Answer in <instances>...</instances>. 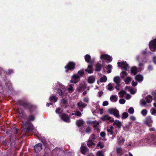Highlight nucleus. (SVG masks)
<instances>
[{"label":"nucleus","instance_id":"f257e3e1","mask_svg":"<svg viewBox=\"0 0 156 156\" xmlns=\"http://www.w3.org/2000/svg\"><path fill=\"white\" fill-rule=\"evenodd\" d=\"M16 104L17 105H19L23 106L24 108L28 109V108H30L32 107V105L30 103L25 101L23 100H19L16 102Z\"/></svg>","mask_w":156,"mask_h":156},{"label":"nucleus","instance_id":"f03ea898","mask_svg":"<svg viewBox=\"0 0 156 156\" xmlns=\"http://www.w3.org/2000/svg\"><path fill=\"white\" fill-rule=\"evenodd\" d=\"M23 131L27 132L28 131H32L33 129V126L31 125L29 121L26 122L24 124L23 126Z\"/></svg>","mask_w":156,"mask_h":156},{"label":"nucleus","instance_id":"7ed1b4c3","mask_svg":"<svg viewBox=\"0 0 156 156\" xmlns=\"http://www.w3.org/2000/svg\"><path fill=\"white\" fill-rule=\"evenodd\" d=\"M76 64L73 62H69L65 66V68L66 69L65 71L68 72L69 70L74 69L75 67Z\"/></svg>","mask_w":156,"mask_h":156},{"label":"nucleus","instance_id":"20e7f679","mask_svg":"<svg viewBox=\"0 0 156 156\" xmlns=\"http://www.w3.org/2000/svg\"><path fill=\"white\" fill-rule=\"evenodd\" d=\"M59 116L61 119L64 121L66 122H70L69 118L67 114L62 113L61 114H59Z\"/></svg>","mask_w":156,"mask_h":156},{"label":"nucleus","instance_id":"39448f33","mask_svg":"<svg viewBox=\"0 0 156 156\" xmlns=\"http://www.w3.org/2000/svg\"><path fill=\"white\" fill-rule=\"evenodd\" d=\"M108 112L110 114H113L117 118L120 116L119 111L116 109L110 108L108 110Z\"/></svg>","mask_w":156,"mask_h":156},{"label":"nucleus","instance_id":"423d86ee","mask_svg":"<svg viewBox=\"0 0 156 156\" xmlns=\"http://www.w3.org/2000/svg\"><path fill=\"white\" fill-rule=\"evenodd\" d=\"M149 46L151 50L154 51L156 50V39L151 41L149 44Z\"/></svg>","mask_w":156,"mask_h":156},{"label":"nucleus","instance_id":"0eeeda50","mask_svg":"<svg viewBox=\"0 0 156 156\" xmlns=\"http://www.w3.org/2000/svg\"><path fill=\"white\" fill-rule=\"evenodd\" d=\"M34 148L35 152L36 153H38L42 150V145L40 143L37 144L34 146Z\"/></svg>","mask_w":156,"mask_h":156},{"label":"nucleus","instance_id":"6e6552de","mask_svg":"<svg viewBox=\"0 0 156 156\" xmlns=\"http://www.w3.org/2000/svg\"><path fill=\"white\" fill-rule=\"evenodd\" d=\"M152 122L151 118L150 116H148L146 118L144 123L147 125L149 127H151L152 126L151 123Z\"/></svg>","mask_w":156,"mask_h":156},{"label":"nucleus","instance_id":"1a4fd4ad","mask_svg":"<svg viewBox=\"0 0 156 156\" xmlns=\"http://www.w3.org/2000/svg\"><path fill=\"white\" fill-rule=\"evenodd\" d=\"M77 106L79 110L81 111H83L82 108H84L87 106V105L83 103L82 101H80L77 104Z\"/></svg>","mask_w":156,"mask_h":156},{"label":"nucleus","instance_id":"9d476101","mask_svg":"<svg viewBox=\"0 0 156 156\" xmlns=\"http://www.w3.org/2000/svg\"><path fill=\"white\" fill-rule=\"evenodd\" d=\"M101 58L107 60V61H108V62H110L112 61L111 57L109 55L106 54L101 55Z\"/></svg>","mask_w":156,"mask_h":156},{"label":"nucleus","instance_id":"9b49d317","mask_svg":"<svg viewBox=\"0 0 156 156\" xmlns=\"http://www.w3.org/2000/svg\"><path fill=\"white\" fill-rule=\"evenodd\" d=\"M17 110L19 114V116L21 118L25 119L26 117V115L24 112L21 109H19V108L17 109Z\"/></svg>","mask_w":156,"mask_h":156},{"label":"nucleus","instance_id":"f8f14e48","mask_svg":"<svg viewBox=\"0 0 156 156\" xmlns=\"http://www.w3.org/2000/svg\"><path fill=\"white\" fill-rule=\"evenodd\" d=\"M86 86L83 84H80L78 86L77 89L79 91H82L86 89Z\"/></svg>","mask_w":156,"mask_h":156},{"label":"nucleus","instance_id":"ddd939ff","mask_svg":"<svg viewBox=\"0 0 156 156\" xmlns=\"http://www.w3.org/2000/svg\"><path fill=\"white\" fill-rule=\"evenodd\" d=\"M114 81L116 83V84L118 86H120L119 83L121 82V79L120 77L119 76H117L115 77L114 78Z\"/></svg>","mask_w":156,"mask_h":156},{"label":"nucleus","instance_id":"4468645a","mask_svg":"<svg viewBox=\"0 0 156 156\" xmlns=\"http://www.w3.org/2000/svg\"><path fill=\"white\" fill-rule=\"evenodd\" d=\"M120 66L123 69L125 70H127L128 67V65L126 62H123L121 63V66Z\"/></svg>","mask_w":156,"mask_h":156},{"label":"nucleus","instance_id":"2eb2a0df","mask_svg":"<svg viewBox=\"0 0 156 156\" xmlns=\"http://www.w3.org/2000/svg\"><path fill=\"white\" fill-rule=\"evenodd\" d=\"M85 59L86 61L88 63H93V61L91 60L90 56L88 55H87L85 56Z\"/></svg>","mask_w":156,"mask_h":156},{"label":"nucleus","instance_id":"dca6fc26","mask_svg":"<svg viewBox=\"0 0 156 156\" xmlns=\"http://www.w3.org/2000/svg\"><path fill=\"white\" fill-rule=\"evenodd\" d=\"M81 152L83 154H85L86 152L89 151L88 149L84 146H81Z\"/></svg>","mask_w":156,"mask_h":156},{"label":"nucleus","instance_id":"f3484780","mask_svg":"<svg viewBox=\"0 0 156 156\" xmlns=\"http://www.w3.org/2000/svg\"><path fill=\"white\" fill-rule=\"evenodd\" d=\"M92 66L91 65H89L88 66L87 68L85 69V71L88 72L89 73H93Z\"/></svg>","mask_w":156,"mask_h":156},{"label":"nucleus","instance_id":"a211bd4d","mask_svg":"<svg viewBox=\"0 0 156 156\" xmlns=\"http://www.w3.org/2000/svg\"><path fill=\"white\" fill-rule=\"evenodd\" d=\"M88 82L90 83H93L95 80V78L93 76H89L88 79Z\"/></svg>","mask_w":156,"mask_h":156},{"label":"nucleus","instance_id":"6ab92c4d","mask_svg":"<svg viewBox=\"0 0 156 156\" xmlns=\"http://www.w3.org/2000/svg\"><path fill=\"white\" fill-rule=\"evenodd\" d=\"M84 122L83 120L80 119L76 121V124L79 127L83 125Z\"/></svg>","mask_w":156,"mask_h":156},{"label":"nucleus","instance_id":"aec40b11","mask_svg":"<svg viewBox=\"0 0 156 156\" xmlns=\"http://www.w3.org/2000/svg\"><path fill=\"white\" fill-rule=\"evenodd\" d=\"M114 125H116L119 128H121L122 126L121 122L119 120H115L113 124Z\"/></svg>","mask_w":156,"mask_h":156},{"label":"nucleus","instance_id":"412c9836","mask_svg":"<svg viewBox=\"0 0 156 156\" xmlns=\"http://www.w3.org/2000/svg\"><path fill=\"white\" fill-rule=\"evenodd\" d=\"M137 68L136 67H133L131 69V73L133 74L134 75H136L137 73Z\"/></svg>","mask_w":156,"mask_h":156},{"label":"nucleus","instance_id":"4be33fe9","mask_svg":"<svg viewBox=\"0 0 156 156\" xmlns=\"http://www.w3.org/2000/svg\"><path fill=\"white\" fill-rule=\"evenodd\" d=\"M101 69V65L99 63H97L95 66V70L97 71H100Z\"/></svg>","mask_w":156,"mask_h":156},{"label":"nucleus","instance_id":"5701e85b","mask_svg":"<svg viewBox=\"0 0 156 156\" xmlns=\"http://www.w3.org/2000/svg\"><path fill=\"white\" fill-rule=\"evenodd\" d=\"M143 76L140 75H138L136 76L135 77L136 79V80L140 82L143 80Z\"/></svg>","mask_w":156,"mask_h":156},{"label":"nucleus","instance_id":"b1692460","mask_svg":"<svg viewBox=\"0 0 156 156\" xmlns=\"http://www.w3.org/2000/svg\"><path fill=\"white\" fill-rule=\"evenodd\" d=\"M111 119V117L109 116L108 115H106L104 116H103L101 119L103 121H105L106 120H110Z\"/></svg>","mask_w":156,"mask_h":156},{"label":"nucleus","instance_id":"393cba45","mask_svg":"<svg viewBox=\"0 0 156 156\" xmlns=\"http://www.w3.org/2000/svg\"><path fill=\"white\" fill-rule=\"evenodd\" d=\"M145 99L147 100L146 102L147 103H150L152 100V97L150 95L146 97Z\"/></svg>","mask_w":156,"mask_h":156},{"label":"nucleus","instance_id":"a878e982","mask_svg":"<svg viewBox=\"0 0 156 156\" xmlns=\"http://www.w3.org/2000/svg\"><path fill=\"white\" fill-rule=\"evenodd\" d=\"M110 99L112 101L116 102L117 101V98L115 95H112L110 98Z\"/></svg>","mask_w":156,"mask_h":156},{"label":"nucleus","instance_id":"bb28decb","mask_svg":"<svg viewBox=\"0 0 156 156\" xmlns=\"http://www.w3.org/2000/svg\"><path fill=\"white\" fill-rule=\"evenodd\" d=\"M35 119L34 116L32 115H29L28 118L29 121H33Z\"/></svg>","mask_w":156,"mask_h":156},{"label":"nucleus","instance_id":"cd10ccee","mask_svg":"<svg viewBox=\"0 0 156 156\" xmlns=\"http://www.w3.org/2000/svg\"><path fill=\"white\" fill-rule=\"evenodd\" d=\"M87 145L88 147L91 146L93 145H94V144L92 142V140H89L87 143Z\"/></svg>","mask_w":156,"mask_h":156},{"label":"nucleus","instance_id":"c85d7f7f","mask_svg":"<svg viewBox=\"0 0 156 156\" xmlns=\"http://www.w3.org/2000/svg\"><path fill=\"white\" fill-rule=\"evenodd\" d=\"M107 78L106 76H103L100 79V81L101 82H104L106 81Z\"/></svg>","mask_w":156,"mask_h":156},{"label":"nucleus","instance_id":"c756f323","mask_svg":"<svg viewBox=\"0 0 156 156\" xmlns=\"http://www.w3.org/2000/svg\"><path fill=\"white\" fill-rule=\"evenodd\" d=\"M128 114L126 112H125L123 113L122 116V119H125L127 118L128 116Z\"/></svg>","mask_w":156,"mask_h":156},{"label":"nucleus","instance_id":"7c9ffc66","mask_svg":"<svg viewBox=\"0 0 156 156\" xmlns=\"http://www.w3.org/2000/svg\"><path fill=\"white\" fill-rule=\"evenodd\" d=\"M92 123L94 124L93 127L94 128H96L99 124V122H97L96 121L92 122Z\"/></svg>","mask_w":156,"mask_h":156},{"label":"nucleus","instance_id":"2f4dec72","mask_svg":"<svg viewBox=\"0 0 156 156\" xmlns=\"http://www.w3.org/2000/svg\"><path fill=\"white\" fill-rule=\"evenodd\" d=\"M49 99L51 101H54V102H56L57 100V98L55 96L50 97Z\"/></svg>","mask_w":156,"mask_h":156},{"label":"nucleus","instance_id":"473e14b6","mask_svg":"<svg viewBox=\"0 0 156 156\" xmlns=\"http://www.w3.org/2000/svg\"><path fill=\"white\" fill-rule=\"evenodd\" d=\"M126 92L125 91H122L119 92V94H120L119 97L120 98H123L124 95L126 94Z\"/></svg>","mask_w":156,"mask_h":156},{"label":"nucleus","instance_id":"72a5a7b5","mask_svg":"<svg viewBox=\"0 0 156 156\" xmlns=\"http://www.w3.org/2000/svg\"><path fill=\"white\" fill-rule=\"evenodd\" d=\"M131 78L129 77H127L125 80V81L126 84H128L129 82L131 81Z\"/></svg>","mask_w":156,"mask_h":156},{"label":"nucleus","instance_id":"f704fd0d","mask_svg":"<svg viewBox=\"0 0 156 156\" xmlns=\"http://www.w3.org/2000/svg\"><path fill=\"white\" fill-rule=\"evenodd\" d=\"M61 103L64 105H67V99L65 98L62 99L61 100Z\"/></svg>","mask_w":156,"mask_h":156},{"label":"nucleus","instance_id":"c9c22d12","mask_svg":"<svg viewBox=\"0 0 156 156\" xmlns=\"http://www.w3.org/2000/svg\"><path fill=\"white\" fill-rule=\"evenodd\" d=\"M107 87H108L107 88L108 90H110V91H111L112 90L113 88V86H112V84L111 83H109Z\"/></svg>","mask_w":156,"mask_h":156},{"label":"nucleus","instance_id":"e433bc0d","mask_svg":"<svg viewBox=\"0 0 156 156\" xmlns=\"http://www.w3.org/2000/svg\"><path fill=\"white\" fill-rule=\"evenodd\" d=\"M97 156H104L102 151H99L96 154Z\"/></svg>","mask_w":156,"mask_h":156},{"label":"nucleus","instance_id":"4c0bfd02","mask_svg":"<svg viewBox=\"0 0 156 156\" xmlns=\"http://www.w3.org/2000/svg\"><path fill=\"white\" fill-rule=\"evenodd\" d=\"M141 113L144 116H145L147 113V111L146 109L143 110Z\"/></svg>","mask_w":156,"mask_h":156},{"label":"nucleus","instance_id":"58836bf2","mask_svg":"<svg viewBox=\"0 0 156 156\" xmlns=\"http://www.w3.org/2000/svg\"><path fill=\"white\" fill-rule=\"evenodd\" d=\"M74 115L78 116H80L82 115V114L79 111H77L75 112Z\"/></svg>","mask_w":156,"mask_h":156},{"label":"nucleus","instance_id":"ea45409f","mask_svg":"<svg viewBox=\"0 0 156 156\" xmlns=\"http://www.w3.org/2000/svg\"><path fill=\"white\" fill-rule=\"evenodd\" d=\"M116 152L118 154H121L122 152V149L121 147H118L116 148Z\"/></svg>","mask_w":156,"mask_h":156},{"label":"nucleus","instance_id":"a19ab883","mask_svg":"<svg viewBox=\"0 0 156 156\" xmlns=\"http://www.w3.org/2000/svg\"><path fill=\"white\" fill-rule=\"evenodd\" d=\"M32 107H31L30 108H28V109L31 112H32L33 110H34L36 108L35 106L32 105Z\"/></svg>","mask_w":156,"mask_h":156},{"label":"nucleus","instance_id":"79ce46f5","mask_svg":"<svg viewBox=\"0 0 156 156\" xmlns=\"http://www.w3.org/2000/svg\"><path fill=\"white\" fill-rule=\"evenodd\" d=\"M72 78L76 80L80 79V77L79 75L74 74L72 76Z\"/></svg>","mask_w":156,"mask_h":156},{"label":"nucleus","instance_id":"37998d69","mask_svg":"<svg viewBox=\"0 0 156 156\" xmlns=\"http://www.w3.org/2000/svg\"><path fill=\"white\" fill-rule=\"evenodd\" d=\"M85 132L87 133H90L91 132V128L89 126L86 128L85 129Z\"/></svg>","mask_w":156,"mask_h":156},{"label":"nucleus","instance_id":"c03bdc74","mask_svg":"<svg viewBox=\"0 0 156 156\" xmlns=\"http://www.w3.org/2000/svg\"><path fill=\"white\" fill-rule=\"evenodd\" d=\"M134 112V109L133 108H130L128 109L129 112L131 114H133Z\"/></svg>","mask_w":156,"mask_h":156},{"label":"nucleus","instance_id":"a18cd8bd","mask_svg":"<svg viewBox=\"0 0 156 156\" xmlns=\"http://www.w3.org/2000/svg\"><path fill=\"white\" fill-rule=\"evenodd\" d=\"M97 146L98 147H100L101 149H102L104 147V145L102 144V142L101 141H100L98 143Z\"/></svg>","mask_w":156,"mask_h":156},{"label":"nucleus","instance_id":"49530a36","mask_svg":"<svg viewBox=\"0 0 156 156\" xmlns=\"http://www.w3.org/2000/svg\"><path fill=\"white\" fill-rule=\"evenodd\" d=\"M84 71L83 70L79 71L78 72V74L82 76L84 74Z\"/></svg>","mask_w":156,"mask_h":156},{"label":"nucleus","instance_id":"de8ad7c7","mask_svg":"<svg viewBox=\"0 0 156 156\" xmlns=\"http://www.w3.org/2000/svg\"><path fill=\"white\" fill-rule=\"evenodd\" d=\"M122 73L123 76H121L122 78H124L125 76H126L127 75V73L125 72V71H122Z\"/></svg>","mask_w":156,"mask_h":156},{"label":"nucleus","instance_id":"09e8293b","mask_svg":"<svg viewBox=\"0 0 156 156\" xmlns=\"http://www.w3.org/2000/svg\"><path fill=\"white\" fill-rule=\"evenodd\" d=\"M125 100L123 99H121L119 100V102L121 104H124L125 103Z\"/></svg>","mask_w":156,"mask_h":156},{"label":"nucleus","instance_id":"8fccbe9b","mask_svg":"<svg viewBox=\"0 0 156 156\" xmlns=\"http://www.w3.org/2000/svg\"><path fill=\"white\" fill-rule=\"evenodd\" d=\"M61 110V108H58L57 109H56L55 110V112L57 113H58L59 114H59H61V112H60L59 111Z\"/></svg>","mask_w":156,"mask_h":156},{"label":"nucleus","instance_id":"3c124183","mask_svg":"<svg viewBox=\"0 0 156 156\" xmlns=\"http://www.w3.org/2000/svg\"><path fill=\"white\" fill-rule=\"evenodd\" d=\"M57 92L60 96H62L63 95L62 92L61 90L58 89L57 90Z\"/></svg>","mask_w":156,"mask_h":156},{"label":"nucleus","instance_id":"603ef678","mask_svg":"<svg viewBox=\"0 0 156 156\" xmlns=\"http://www.w3.org/2000/svg\"><path fill=\"white\" fill-rule=\"evenodd\" d=\"M13 70L11 69H9L6 72V73L7 75H10L11 73H13Z\"/></svg>","mask_w":156,"mask_h":156},{"label":"nucleus","instance_id":"864d4df0","mask_svg":"<svg viewBox=\"0 0 156 156\" xmlns=\"http://www.w3.org/2000/svg\"><path fill=\"white\" fill-rule=\"evenodd\" d=\"M101 136L102 137H105V132H102L100 133Z\"/></svg>","mask_w":156,"mask_h":156},{"label":"nucleus","instance_id":"5fc2aeb1","mask_svg":"<svg viewBox=\"0 0 156 156\" xmlns=\"http://www.w3.org/2000/svg\"><path fill=\"white\" fill-rule=\"evenodd\" d=\"M69 91L73 92V87L71 85H70L69 86V87L68 89Z\"/></svg>","mask_w":156,"mask_h":156},{"label":"nucleus","instance_id":"6e6d98bb","mask_svg":"<svg viewBox=\"0 0 156 156\" xmlns=\"http://www.w3.org/2000/svg\"><path fill=\"white\" fill-rule=\"evenodd\" d=\"M108 132L110 133L111 134H112L113 133V130L110 129H107Z\"/></svg>","mask_w":156,"mask_h":156},{"label":"nucleus","instance_id":"4d7b16f0","mask_svg":"<svg viewBox=\"0 0 156 156\" xmlns=\"http://www.w3.org/2000/svg\"><path fill=\"white\" fill-rule=\"evenodd\" d=\"M125 141L124 139H122L121 140H120L119 142V144L121 145L122 144H123Z\"/></svg>","mask_w":156,"mask_h":156},{"label":"nucleus","instance_id":"13d9d810","mask_svg":"<svg viewBox=\"0 0 156 156\" xmlns=\"http://www.w3.org/2000/svg\"><path fill=\"white\" fill-rule=\"evenodd\" d=\"M108 102L107 101H104L103 103V106H105L108 105Z\"/></svg>","mask_w":156,"mask_h":156},{"label":"nucleus","instance_id":"bf43d9fd","mask_svg":"<svg viewBox=\"0 0 156 156\" xmlns=\"http://www.w3.org/2000/svg\"><path fill=\"white\" fill-rule=\"evenodd\" d=\"M131 96L129 94H127L126 96V99H129L130 98Z\"/></svg>","mask_w":156,"mask_h":156},{"label":"nucleus","instance_id":"052dcab7","mask_svg":"<svg viewBox=\"0 0 156 156\" xmlns=\"http://www.w3.org/2000/svg\"><path fill=\"white\" fill-rule=\"evenodd\" d=\"M129 91L130 92V93L132 94H133L135 93V91H134V90L133 89H130L129 90Z\"/></svg>","mask_w":156,"mask_h":156},{"label":"nucleus","instance_id":"680f3d73","mask_svg":"<svg viewBox=\"0 0 156 156\" xmlns=\"http://www.w3.org/2000/svg\"><path fill=\"white\" fill-rule=\"evenodd\" d=\"M132 86L135 87L137 85V83L136 82H135L133 80L132 81Z\"/></svg>","mask_w":156,"mask_h":156},{"label":"nucleus","instance_id":"e2e57ef3","mask_svg":"<svg viewBox=\"0 0 156 156\" xmlns=\"http://www.w3.org/2000/svg\"><path fill=\"white\" fill-rule=\"evenodd\" d=\"M152 94L154 97V99L156 100V92H152Z\"/></svg>","mask_w":156,"mask_h":156},{"label":"nucleus","instance_id":"0e129e2a","mask_svg":"<svg viewBox=\"0 0 156 156\" xmlns=\"http://www.w3.org/2000/svg\"><path fill=\"white\" fill-rule=\"evenodd\" d=\"M84 101L88 103L89 101V99L87 97H85L84 98Z\"/></svg>","mask_w":156,"mask_h":156},{"label":"nucleus","instance_id":"69168bd1","mask_svg":"<svg viewBox=\"0 0 156 156\" xmlns=\"http://www.w3.org/2000/svg\"><path fill=\"white\" fill-rule=\"evenodd\" d=\"M152 112H151V114L152 115H154L155 114H156V110L154 108L152 109Z\"/></svg>","mask_w":156,"mask_h":156},{"label":"nucleus","instance_id":"338daca9","mask_svg":"<svg viewBox=\"0 0 156 156\" xmlns=\"http://www.w3.org/2000/svg\"><path fill=\"white\" fill-rule=\"evenodd\" d=\"M103 93V92L102 91H99L98 92V96L99 97H101Z\"/></svg>","mask_w":156,"mask_h":156},{"label":"nucleus","instance_id":"774afa93","mask_svg":"<svg viewBox=\"0 0 156 156\" xmlns=\"http://www.w3.org/2000/svg\"><path fill=\"white\" fill-rule=\"evenodd\" d=\"M130 119L133 120V121H134L136 119V118L134 116H131L130 117Z\"/></svg>","mask_w":156,"mask_h":156}]
</instances>
